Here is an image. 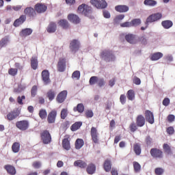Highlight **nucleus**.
<instances>
[{"label": "nucleus", "mask_w": 175, "mask_h": 175, "mask_svg": "<svg viewBox=\"0 0 175 175\" xmlns=\"http://www.w3.org/2000/svg\"><path fill=\"white\" fill-rule=\"evenodd\" d=\"M78 13H81V14H84L86 17H89L90 18H92L91 14H92V10L91 7L88 6L85 4H82L78 7Z\"/></svg>", "instance_id": "f257e3e1"}, {"label": "nucleus", "mask_w": 175, "mask_h": 175, "mask_svg": "<svg viewBox=\"0 0 175 175\" xmlns=\"http://www.w3.org/2000/svg\"><path fill=\"white\" fill-rule=\"evenodd\" d=\"M100 57L102 59H104V61H106L107 62L113 61V59L116 58L114 54H113V52L109 50L103 51L100 54Z\"/></svg>", "instance_id": "f03ea898"}, {"label": "nucleus", "mask_w": 175, "mask_h": 175, "mask_svg": "<svg viewBox=\"0 0 175 175\" xmlns=\"http://www.w3.org/2000/svg\"><path fill=\"white\" fill-rule=\"evenodd\" d=\"M40 137L44 144H50L52 142L51 134L47 130H44L40 133Z\"/></svg>", "instance_id": "7ed1b4c3"}, {"label": "nucleus", "mask_w": 175, "mask_h": 175, "mask_svg": "<svg viewBox=\"0 0 175 175\" xmlns=\"http://www.w3.org/2000/svg\"><path fill=\"white\" fill-rule=\"evenodd\" d=\"M16 126L19 131H28L29 129V121L27 120L18 121L16 122Z\"/></svg>", "instance_id": "20e7f679"}, {"label": "nucleus", "mask_w": 175, "mask_h": 175, "mask_svg": "<svg viewBox=\"0 0 175 175\" xmlns=\"http://www.w3.org/2000/svg\"><path fill=\"white\" fill-rule=\"evenodd\" d=\"M90 135L92 142L94 143V144H99V133H98V129H96V127L92 126L91 128Z\"/></svg>", "instance_id": "39448f33"}, {"label": "nucleus", "mask_w": 175, "mask_h": 175, "mask_svg": "<svg viewBox=\"0 0 175 175\" xmlns=\"http://www.w3.org/2000/svg\"><path fill=\"white\" fill-rule=\"evenodd\" d=\"M90 3L97 9H106L107 3L105 0H90Z\"/></svg>", "instance_id": "423d86ee"}, {"label": "nucleus", "mask_w": 175, "mask_h": 175, "mask_svg": "<svg viewBox=\"0 0 175 175\" xmlns=\"http://www.w3.org/2000/svg\"><path fill=\"white\" fill-rule=\"evenodd\" d=\"M58 72H65L66 69V58L60 57L57 65Z\"/></svg>", "instance_id": "0eeeda50"}, {"label": "nucleus", "mask_w": 175, "mask_h": 175, "mask_svg": "<svg viewBox=\"0 0 175 175\" xmlns=\"http://www.w3.org/2000/svg\"><path fill=\"white\" fill-rule=\"evenodd\" d=\"M150 152L152 158H158L159 159L163 158V152H162V150H161L160 149L153 148L150 149Z\"/></svg>", "instance_id": "6e6552de"}, {"label": "nucleus", "mask_w": 175, "mask_h": 175, "mask_svg": "<svg viewBox=\"0 0 175 175\" xmlns=\"http://www.w3.org/2000/svg\"><path fill=\"white\" fill-rule=\"evenodd\" d=\"M161 18H162V14H152L146 18V24H149V23H155V21H158V20H161Z\"/></svg>", "instance_id": "1a4fd4ad"}, {"label": "nucleus", "mask_w": 175, "mask_h": 175, "mask_svg": "<svg viewBox=\"0 0 175 175\" xmlns=\"http://www.w3.org/2000/svg\"><path fill=\"white\" fill-rule=\"evenodd\" d=\"M42 81L45 85L50 84L51 80H50V72L47 70H44L41 73Z\"/></svg>", "instance_id": "9d476101"}, {"label": "nucleus", "mask_w": 175, "mask_h": 175, "mask_svg": "<svg viewBox=\"0 0 175 175\" xmlns=\"http://www.w3.org/2000/svg\"><path fill=\"white\" fill-rule=\"evenodd\" d=\"M145 120L149 124H154L155 122V119L154 118V113L150 110L145 111Z\"/></svg>", "instance_id": "9b49d317"}, {"label": "nucleus", "mask_w": 175, "mask_h": 175, "mask_svg": "<svg viewBox=\"0 0 175 175\" xmlns=\"http://www.w3.org/2000/svg\"><path fill=\"white\" fill-rule=\"evenodd\" d=\"M18 116H20V111L17 109H14L7 114L6 118L8 121H13V120H16Z\"/></svg>", "instance_id": "f8f14e48"}, {"label": "nucleus", "mask_w": 175, "mask_h": 175, "mask_svg": "<svg viewBox=\"0 0 175 175\" xmlns=\"http://www.w3.org/2000/svg\"><path fill=\"white\" fill-rule=\"evenodd\" d=\"M62 147L66 151L70 150V137L69 135L64 136V139L62 140Z\"/></svg>", "instance_id": "ddd939ff"}, {"label": "nucleus", "mask_w": 175, "mask_h": 175, "mask_svg": "<svg viewBox=\"0 0 175 175\" xmlns=\"http://www.w3.org/2000/svg\"><path fill=\"white\" fill-rule=\"evenodd\" d=\"M57 118V110L53 109L49 112L47 116V122L49 124H54Z\"/></svg>", "instance_id": "4468645a"}, {"label": "nucleus", "mask_w": 175, "mask_h": 175, "mask_svg": "<svg viewBox=\"0 0 175 175\" xmlns=\"http://www.w3.org/2000/svg\"><path fill=\"white\" fill-rule=\"evenodd\" d=\"M66 96H68V91L66 90H63L59 93L56 98L57 103H64L65 99H66Z\"/></svg>", "instance_id": "2eb2a0df"}, {"label": "nucleus", "mask_w": 175, "mask_h": 175, "mask_svg": "<svg viewBox=\"0 0 175 175\" xmlns=\"http://www.w3.org/2000/svg\"><path fill=\"white\" fill-rule=\"evenodd\" d=\"M34 9L37 13H44L47 10V5L42 3H38L35 5Z\"/></svg>", "instance_id": "dca6fc26"}, {"label": "nucleus", "mask_w": 175, "mask_h": 175, "mask_svg": "<svg viewBox=\"0 0 175 175\" xmlns=\"http://www.w3.org/2000/svg\"><path fill=\"white\" fill-rule=\"evenodd\" d=\"M135 122L139 128H142L146 125V118L143 115H138L135 119Z\"/></svg>", "instance_id": "f3484780"}, {"label": "nucleus", "mask_w": 175, "mask_h": 175, "mask_svg": "<svg viewBox=\"0 0 175 175\" xmlns=\"http://www.w3.org/2000/svg\"><path fill=\"white\" fill-rule=\"evenodd\" d=\"M70 49L71 51H78L80 49V42L77 40H72L70 43Z\"/></svg>", "instance_id": "a211bd4d"}, {"label": "nucleus", "mask_w": 175, "mask_h": 175, "mask_svg": "<svg viewBox=\"0 0 175 175\" xmlns=\"http://www.w3.org/2000/svg\"><path fill=\"white\" fill-rule=\"evenodd\" d=\"M24 14L28 17H35L36 16V10L31 7H27L25 9Z\"/></svg>", "instance_id": "6ab92c4d"}, {"label": "nucleus", "mask_w": 175, "mask_h": 175, "mask_svg": "<svg viewBox=\"0 0 175 175\" xmlns=\"http://www.w3.org/2000/svg\"><path fill=\"white\" fill-rule=\"evenodd\" d=\"M125 40L131 44H136L137 40L136 39V35L135 34H127L125 36Z\"/></svg>", "instance_id": "aec40b11"}, {"label": "nucleus", "mask_w": 175, "mask_h": 175, "mask_svg": "<svg viewBox=\"0 0 175 175\" xmlns=\"http://www.w3.org/2000/svg\"><path fill=\"white\" fill-rule=\"evenodd\" d=\"M27 20L26 15H21L19 18H17L14 22V27H20V25L24 24Z\"/></svg>", "instance_id": "412c9836"}, {"label": "nucleus", "mask_w": 175, "mask_h": 175, "mask_svg": "<svg viewBox=\"0 0 175 175\" xmlns=\"http://www.w3.org/2000/svg\"><path fill=\"white\" fill-rule=\"evenodd\" d=\"M4 169L7 171V173L10 175H16V173H17L16 167L12 165H5Z\"/></svg>", "instance_id": "4be33fe9"}, {"label": "nucleus", "mask_w": 175, "mask_h": 175, "mask_svg": "<svg viewBox=\"0 0 175 175\" xmlns=\"http://www.w3.org/2000/svg\"><path fill=\"white\" fill-rule=\"evenodd\" d=\"M68 19L74 24H79L80 23V18L76 14H70L68 16Z\"/></svg>", "instance_id": "5701e85b"}, {"label": "nucleus", "mask_w": 175, "mask_h": 175, "mask_svg": "<svg viewBox=\"0 0 175 175\" xmlns=\"http://www.w3.org/2000/svg\"><path fill=\"white\" fill-rule=\"evenodd\" d=\"M46 31L49 33H54L57 31V24L54 22H51L47 27Z\"/></svg>", "instance_id": "b1692460"}, {"label": "nucleus", "mask_w": 175, "mask_h": 175, "mask_svg": "<svg viewBox=\"0 0 175 175\" xmlns=\"http://www.w3.org/2000/svg\"><path fill=\"white\" fill-rule=\"evenodd\" d=\"M33 32L32 29L26 28L22 29V31L20 32V36L21 38H27V36H29Z\"/></svg>", "instance_id": "393cba45"}, {"label": "nucleus", "mask_w": 175, "mask_h": 175, "mask_svg": "<svg viewBox=\"0 0 175 175\" xmlns=\"http://www.w3.org/2000/svg\"><path fill=\"white\" fill-rule=\"evenodd\" d=\"M74 166L80 167L81 169H85L87 167V163L82 160H77L74 162Z\"/></svg>", "instance_id": "a878e982"}, {"label": "nucleus", "mask_w": 175, "mask_h": 175, "mask_svg": "<svg viewBox=\"0 0 175 175\" xmlns=\"http://www.w3.org/2000/svg\"><path fill=\"white\" fill-rule=\"evenodd\" d=\"M115 10H116V12H119V13H126V12L129 10V7L127 5H116L115 7Z\"/></svg>", "instance_id": "bb28decb"}, {"label": "nucleus", "mask_w": 175, "mask_h": 175, "mask_svg": "<svg viewBox=\"0 0 175 175\" xmlns=\"http://www.w3.org/2000/svg\"><path fill=\"white\" fill-rule=\"evenodd\" d=\"M96 171V166L94 163H90L88 165L86 172L88 174H94Z\"/></svg>", "instance_id": "cd10ccee"}, {"label": "nucleus", "mask_w": 175, "mask_h": 175, "mask_svg": "<svg viewBox=\"0 0 175 175\" xmlns=\"http://www.w3.org/2000/svg\"><path fill=\"white\" fill-rule=\"evenodd\" d=\"M162 57H163V54L161 52H157L152 55L150 59L151 61H158V59H161Z\"/></svg>", "instance_id": "c85d7f7f"}, {"label": "nucleus", "mask_w": 175, "mask_h": 175, "mask_svg": "<svg viewBox=\"0 0 175 175\" xmlns=\"http://www.w3.org/2000/svg\"><path fill=\"white\" fill-rule=\"evenodd\" d=\"M57 24L59 27H62L64 29H68L69 28V22L65 19L60 20Z\"/></svg>", "instance_id": "c756f323"}, {"label": "nucleus", "mask_w": 175, "mask_h": 175, "mask_svg": "<svg viewBox=\"0 0 175 175\" xmlns=\"http://www.w3.org/2000/svg\"><path fill=\"white\" fill-rule=\"evenodd\" d=\"M81 125H83V122H76L71 126L70 129L72 132H76V131L81 128Z\"/></svg>", "instance_id": "7c9ffc66"}, {"label": "nucleus", "mask_w": 175, "mask_h": 175, "mask_svg": "<svg viewBox=\"0 0 175 175\" xmlns=\"http://www.w3.org/2000/svg\"><path fill=\"white\" fill-rule=\"evenodd\" d=\"M20 147L21 145L19 142H14L12 146V152L17 154V152H20Z\"/></svg>", "instance_id": "2f4dec72"}, {"label": "nucleus", "mask_w": 175, "mask_h": 175, "mask_svg": "<svg viewBox=\"0 0 175 175\" xmlns=\"http://www.w3.org/2000/svg\"><path fill=\"white\" fill-rule=\"evenodd\" d=\"M55 91L53 90H49L46 93V96L51 102L55 98Z\"/></svg>", "instance_id": "473e14b6"}, {"label": "nucleus", "mask_w": 175, "mask_h": 175, "mask_svg": "<svg viewBox=\"0 0 175 175\" xmlns=\"http://www.w3.org/2000/svg\"><path fill=\"white\" fill-rule=\"evenodd\" d=\"M8 43H9V37L7 36L1 38L0 40V49H3V47H6Z\"/></svg>", "instance_id": "72a5a7b5"}, {"label": "nucleus", "mask_w": 175, "mask_h": 175, "mask_svg": "<svg viewBox=\"0 0 175 175\" xmlns=\"http://www.w3.org/2000/svg\"><path fill=\"white\" fill-rule=\"evenodd\" d=\"M161 25L165 28V29H169L173 27V22L171 21H164L161 23Z\"/></svg>", "instance_id": "f704fd0d"}, {"label": "nucleus", "mask_w": 175, "mask_h": 175, "mask_svg": "<svg viewBox=\"0 0 175 175\" xmlns=\"http://www.w3.org/2000/svg\"><path fill=\"white\" fill-rule=\"evenodd\" d=\"M104 170L105 172H110L111 170V161L110 160L107 159L104 162Z\"/></svg>", "instance_id": "c9c22d12"}, {"label": "nucleus", "mask_w": 175, "mask_h": 175, "mask_svg": "<svg viewBox=\"0 0 175 175\" xmlns=\"http://www.w3.org/2000/svg\"><path fill=\"white\" fill-rule=\"evenodd\" d=\"M84 146V140L82 139L78 138L75 142V148L76 150H80L81 147Z\"/></svg>", "instance_id": "e433bc0d"}, {"label": "nucleus", "mask_w": 175, "mask_h": 175, "mask_svg": "<svg viewBox=\"0 0 175 175\" xmlns=\"http://www.w3.org/2000/svg\"><path fill=\"white\" fill-rule=\"evenodd\" d=\"M84 105L83 103H79L77 107L73 108V111H78V113H83L84 111Z\"/></svg>", "instance_id": "4c0bfd02"}, {"label": "nucleus", "mask_w": 175, "mask_h": 175, "mask_svg": "<svg viewBox=\"0 0 175 175\" xmlns=\"http://www.w3.org/2000/svg\"><path fill=\"white\" fill-rule=\"evenodd\" d=\"M133 150L135 154L137 155H140L142 154V147H140V144H135L133 146Z\"/></svg>", "instance_id": "58836bf2"}, {"label": "nucleus", "mask_w": 175, "mask_h": 175, "mask_svg": "<svg viewBox=\"0 0 175 175\" xmlns=\"http://www.w3.org/2000/svg\"><path fill=\"white\" fill-rule=\"evenodd\" d=\"M39 117L41 120H46L47 118V111L45 109H41L39 111Z\"/></svg>", "instance_id": "ea45409f"}, {"label": "nucleus", "mask_w": 175, "mask_h": 175, "mask_svg": "<svg viewBox=\"0 0 175 175\" xmlns=\"http://www.w3.org/2000/svg\"><path fill=\"white\" fill-rule=\"evenodd\" d=\"M38 59L36 57H32L31 59V66L33 70H36L38 69Z\"/></svg>", "instance_id": "a19ab883"}, {"label": "nucleus", "mask_w": 175, "mask_h": 175, "mask_svg": "<svg viewBox=\"0 0 175 175\" xmlns=\"http://www.w3.org/2000/svg\"><path fill=\"white\" fill-rule=\"evenodd\" d=\"M126 95L129 100H133L135 99V91L133 90H129Z\"/></svg>", "instance_id": "79ce46f5"}, {"label": "nucleus", "mask_w": 175, "mask_h": 175, "mask_svg": "<svg viewBox=\"0 0 175 175\" xmlns=\"http://www.w3.org/2000/svg\"><path fill=\"white\" fill-rule=\"evenodd\" d=\"M163 148L164 150V152L165 154H167V155L172 154V148H170V146L167 144H164L163 145Z\"/></svg>", "instance_id": "37998d69"}, {"label": "nucleus", "mask_w": 175, "mask_h": 175, "mask_svg": "<svg viewBox=\"0 0 175 175\" xmlns=\"http://www.w3.org/2000/svg\"><path fill=\"white\" fill-rule=\"evenodd\" d=\"M133 165L134 167V172H135V173H139V172H140L142 170V165H140L137 161H134Z\"/></svg>", "instance_id": "c03bdc74"}, {"label": "nucleus", "mask_w": 175, "mask_h": 175, "mask_svg": "<svg viewBox=\"0 0 175 175\" xmlns=\"http://www.w3.org/2000/svg\"><path fill=\"white\" fill-rule=\"evenodd\" d=\"M131 27H137L142 24V20L140 18H134L131 21Z\"/></svg>", "instance_id": "a18cd8bd"}, {"label": "nucleus", "mask_w": 175, "mask_h": 175, "mask_svg": "<svg viewBox=\"0 0 175 175\" xmlns=\"http://www.w3.org/2000/svg\"><path fill=\"white\" fill-rule=\"evenodd\" d=\"M68 108L62 109L60 113V117L62 120H65L68 117Z\"/></svg>", "instance_id": "49530a36"}, {"label": "nucleus", "mask_w": 175, "mask_h": 175, "mask_svg": "<svg viewBox=\"0 0 175 175\" xmlns=\"http://www.w3.org/2000/svg\"><path fill=\"white\" fill-rule=\"evenodd\" d=\"M99 78L96 76H93L92 77H90L89 83L90 85H94L95 84H96V83H98V81Z\"/></svg>", "instance_id": "de8ad7c7"}, {"label": "nucleus", "mask_w": 175, "mask_h": 175, "mask_svg": "<svg viewBox=\"0 0 175 175\" xmlns=\"http://www.w3.org/2000/svg\"><path fill=\"white\" fill-rule=\"evenodd\" d=\"M144 3L146 6H155V5H157V1L155 0H145Z\"/></svg>", "instance_id": "09e8293b"}, {"label": "nucleus", "mask_w": 175, "mask_h": 175, "mask_svg": "<svg viewBox=\"0 0 175 175\" xmlns=\"http://www.w3.org/2000/svg\"><path fill=\"white\" fill-rule=\"evenodd\" d=\"M137 42H139L141 44H147V37L142 36L137 38Z\"/></svg>", "instance_id": "8fccbe9b"}, {"label": "nucleus", "mask_w": 175, "mask_h": 175, "mask_svg": "<svg viewBox=\"0 0 175 175\" xmlns=\"http://www.w3.org/2000/svg\"><path fill=\"white\" fill-rule=\"evenodd\" d=\"M139 128V126H137V124L133 122L129 126V129L131 132H136L137 131V129Z\"/></svg>", "instance_id": "3c124183"}, {"label": "nucleus", "mask_w": 175, "mask_h": 175, "mask_svg": "<svg viewBox=\"0 0 175 175\" xmlns=\"http://www.w3.org/2000/svg\"><path fill=\"white\" fill-rule=\"evenodd\" d=\"M18 72V70L17 68H11L8 70V75L14 77L17 75Z\"/></svg>", "instance_id": "603ef678"}, {"label": "nucleus", "mask_w": 175, "mask_h": 175, "mask_svg": "<svg viewBox=\"0 0 175 175\" xmlns=\"http://www.w3.org/2000/svg\"><path fill=\"white\" fill-rule=\"evenodd\" d=\"M37 93H38V85H33L31 90V95L32 98H35V96H36Z\"/></svg>", "instance_id": "864d4df0"}, {"label": "nucleus", "mask_w": 175, "mask_h": 175, "mask_svg": "<svg viewBox=\"0 0 175 175\" xmlns=\"http://www.w3.org/2000/svg\"><path fill=\"white\" fill-rule=\"evenodd\" d=\"M85 116L87 118H92L94 117V112L91 109L86 110Z\"/></svg>", "instance_id": "5fc2aeb1"}, {"label": "nucleus", "mask_w": 175, "mask_h": 175, "mask_svg": "<svg viewBox=\"0 0 175 175\" xmlns=\"http://www.w3.org/2000/svg\"><path fill=\"white\" fill-rule=\"evenodd\" d=\"M122 28H131L132 27L131 22H124L120 24Z\"/></svg>", "instance_id": "6e6d98bb"}, {"label": "nucleus", "mask_w": 175, "mask_h": 175, "mask_svg": "<svg viewBox=\"0 0 175 175\" xmlns=\"http://www.w3.org/2000/svg\"><path fill=\"white\" fill-rule=\"evenodd\" d=\"M163 172H165V171L161 167H157L154 170V173L156 175H163Z\"/></svg>", "instance_id": "4d7b16f0"}, {"label": "nucleus", "mask_w": 175, "mask_h": 175, "mask_svg": "<svg viewBox=\"0 0 175 175\" xmlns=\"http://www.w3.org/2000/svg\"><path fill=\"white\" fill-rule=\"evenodd\" d=\"M97 84L98 87H103L105 84H106V81H105V79L103 78H98V81L97 82Z\"/></svg>", "instance_id": "13d9d810"}, {"label": "nucleus", "mask_w": 175, "mask_h": 175, "mask_svg": "<svg viewBox=\"0 0 175 175\" xmlns=\"http://www.w3.org/2000/svg\"><path fill=\"white\" fill-rule=\"evenodd\" d=\"M32 166L34 167V169H40V167L42 166V163H40V161H34Z\"/></svg>", "instance_id": "bf43d9fd"}, {"label": "nucleus", "mask_w": 175, "mask_h": 175, "mask_svg": "<svg viewBox=\"0 0 175 175\" xmlns=\"http://www.w3.org/2000/svg\"><path fill=\"white\" fill-rule=\"evenodd\" d=\"M120 100L122 105H125V103H126V96H125V94L120 95Z\"/></svg>", "instance_id": "052dcab7"}, {"label": "nucleus", "mask_w": 175, "mask_h": 175, "mask_svg": "<svg viewBox=\"0 0 175 175\" xmlns=\"http://www.w3.org/2000/svg\"><path fill=\"white\" fill-rule=\"evenodd\" d=\"M72 77L73 79H80V71L76 70L72 73Z\"/></svg>", "instance_id": "680f3d73"}, {"label": "nucleus", "mask_w": 175, "mask_h": 175, "mask_svg": "<svg viewBox=\"0 0 175 175\" xmlns=\"http://www.w3.org/2000/svg\"><path fill=\"white\" fill-rule=\"evenodd\" d=\"M24 99H25V96H18L17 102L18 105H24V103H23V100H24Z\"/></svg>", "instance_id": "e2e57ef3"}, {"label": "nucleus", "mask_w": 175, "mask_h": 175, "mask_svg": "<svg viewBox=\"0 0 175 175\" xmlns=\"http://www.w3.org/2000/svg\"><path fill=\"white\" fill-rule=\"evenodd\" d=\"M133 83L134 84H136V85H140V84H142V81L139 79V77H134Z\"/></svg>", "instance_id": "0e129e2a"}, {"label": "nucleus", "mask_w": 175, "mask_h": 175, "mask_svg": "<svg viewBox=\"0 0 175 175\" xmlns=\"http://www.w3.org/2000/svg\"><path fill=\"white\" fill-rule=\"evenodd\" d=\"M167 133L168 135H174V128L173 126H170L167 129Z\"/></svg>", "instance_id": "69168bd1"}, {"label": "nucleus", "mask_w": 175, "mask_h": 175, "mask_svg": "<svg viewBox=\"0 0 175 175\" xmlns=\"http://www.w3.org/2000/svg\"><path fill=\"white\" fill-rule=\"evenodd\" d=\"M163 106H167L168 105H170V99L169 98H165L163 100Z\"/></svg>", "instance_id": "338daca9"}, {"label": "nucleus", "mask_w": 175, "mask_h": 175, "mask_svg": "<svg viewBox=\"0 0 175 175\" xmlns=\"http://www.w3.org/2000/svg\"><path fill=\"white\" fill-rule=\"evenodd\" d=\"M174 120H175L174 115L170 114V115H169L167 116V121H168V122H173L174 121Z\"/></svg>", "instance_id": "774afa93"}]
</instances>
